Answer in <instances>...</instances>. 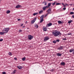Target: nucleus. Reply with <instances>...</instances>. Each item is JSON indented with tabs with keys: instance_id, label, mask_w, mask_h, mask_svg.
<instances>
[{
	"instance_id": "nucleus-1",
	"label": "nucleus",
	"mask_w": 74,
	"mask_h": 74,
	"mask_svg": "<svg viewBox=\"0 0 74 74\" xmlns=\"http://www.w3.org/2000/svg\"><path fill=\"white\" fill-rule=\"evenodd\" d=\"M53 35H54V36L57 37L58 36H61L62 34L60 32H59L57 30H54L52 32Z\"/></svg>"
},
{
	"instance_id": "nucleus-2",
	"label": "nucleus",
	"mask_w": 74,
	"mask_h": 74,
	"mask_svg": "<svg viewBox=\"0 0 74 74\" xmlns=\"http://www.w3.org/2000/svg\"><path fill=\"white\" fill-rule=\"evenodd\" d=\"M10 30L9 27L7 28H4L3 30V32L5 34H6Z\"/></svg>"
},
{
	"instance_id": "nucleus-3",
	"label": "nucleus",
	"mask_w": 74,
	"mask_h": 74,
	"mask_svg": "<svg viewBox=\"0 0 74 74\" xmlns=\"http://www.w3.org/2000/svg\"><path fill=\"white\" fill-rule=\"evenodd\" d=\"M50 39L49 36H46L44 37V41L45 42L46 41Z\"/></svg>"
},
{
	"instance_id": "nucleus-4",
	"label": "nucleus",
	"mask_w": 74,
	"mask_h": 74,
	"mask_svg": "<svg viewBox=\"0 0 74 74\" xmlns=\"http://www.w3.org/2000/svg\"><path fill=\"white\" fill-rule=\"evenodd\" d=\"M51 8H50L48 10H47V13L48 14H51L52 13L51 12Z\"/></svg>"
},
{
	"instance_id": "nucleus-5",
	"label": "nucleus",
	"mask_w": 74,
	"mask_h": 74,
	"mask_svg": "<svg viewBox=\"0 0 74 74\" xmlns=\"http://www.w3.org/2000/svg\"><path fill=\"white\" fill-rule=\"evenodd\" d=\"M28 38L29 40H31L32 39H33V37L31 35H29L28 36Z\"/></svg>"
},
{
	"instance_id": "nucleus-6",
	"label": "nucleus",
	"mask_w": 74,
	"mask_h": 74,
	"mask_svg": "<svg viewBox=\"0 0 74 74\" xmlns=\"http://www.w3.org/2000/svg\"><path fill=\"white\" fill-rule=\"evenodd\" d=\"M64 47L60 46V47L58 48V50H62V49H64Z\"/></svg>"
},
{
	"instance_id": "nucleus-7",
	"label": "nucleus",
	"mask_w": 74,
	"mask_h": 74,
	"mask_svg": "<svg viewBox=\"0 0 74 74\" xmlns=\"http://www.w3.org/2000/svg\"><path fill=\"white\" fill-rule=\"evenodd\" d=\"M52 25V24L51 23H50L49 24H48L47 25H46V27H48L49 26H51Z\"/></svg>"
},
{
	"instance_id": "nucleus-8",
	"label": "nucleus",
	"mask_w": 74,
	"mask_h": 74,
	"mask_svg": "<svg viewBox=\"0 0 74 74\" xmlns=\"http://www.w3.org/2000/svg\"><path fill=\"white\" fill-rule=\"evenodd\" d=\"M42 29H43V31H44L46 32L47 31V27H43Z\"/></svg>"
},
{
	"instance_id": "nucleus-9",
	"label": "nucleus",
	"mask_w": 74,
	"mask_h": 74,
	"mask_svg": "<svg viewBox=\"0 0 74 74\" xmlns=\"http://www.w3.org/2000/svg\"><path fill=\"white\" fill-rule=\"evenodd\" d=\"M48 6H45V7H44L43 8H42V9H43V11L45 10L47 8H48Z\"/></svg>"
},
{
	"instance_id": "nucleus-10",
	"label": "nucleus",
	"mask_w": 74,
	"mask_h": 74,
	"mask_svg": "<svg viewBox=\"0 0 74 74\" xmlns=\"http://www.w3.org/2000/svg\"><path fill=\"white\" fill-rule=\"evenodd\" d=\"M65 63L63 62H61V64H60V65H65Z\"/></svg>"
},
{
	"instance_id": "nucleus-11",
	"label": "nucleus",
	"mask_w": 74,
	"mask_h": 74,
	"mask_svg": "<svg viewBox=\"0 0 74 74\" xmlns=\"http://www.w3.org/2000/svg\"><path fill=\"white\" fill-rule=\"evenodd\" d=\"M35 27H36V28H37L39 27V26L37 25V24H35Z\"/></svg>"
},
{
	"instance_id": "nucleus-12",
	"label": "nucleus",
	"mask_w": 74,
	"mask_h": 74,
	"mask_svg": "<svg viewBox=\"0 0 74 74\" xmlns=\"http://www.w3.org/2000/svg\"><path fill=\"white\" fill-rule=\"evenodd\" d=\"M57 56H62V54L60 53H58L57 54Z\"/></svg>"
},
{
	"instance_id": "nucleus-13",
	"label": "nucleus",
	"mask_w": 74,
	"mask_h": 74,
	"mask_svg": "<svg viewBox=\"0 0 74 74\" xmlns=\"http://www.w3.org/2000/svg\"><path fill=\"white\" fill-rule=\"evenodd\" d=\"M42 13H43V10H40V11H39V14H41Z\"/></svg>"
},
{
	"instance_id": "nucleus-14",
	"label": "nucleus",
	"mask_w": 74,
	"mask_h": 74,
	"mask_svg": "<svg viewBox=\"0 0 74 74\" xmlns=\"http://www.w3.org/2000/svg\"><path fill=\"white\" fill-rule=\"evenodd\" d=\"M21 6V5H18L17 6H16V8H20Z\"/></svg>"
},
{
	"instance_id": "nucleus-15",
	"label": "nucleus",
	"mask_w": 74,
	"mask_h": 74,
	"mask_svg": "<svg viewBox=\"0 0 74 74\" xmlns=\"http://www.w3.org/2000/svg\"><path fill=\"white\" fill-rule=\"evenodd\" d=\"M17 67L19 69H21L22 67L20 66H17Z\"/></svg>"
},
{
	"instance_id": "nucleus-16",
	"label": "nucleus",
	"mask_w": 74,
	"mask_h": 74,
	"mask_svg": "<svg viewBox=\"0 0 74 74\" xmlns=\"http://www.w3.org/2000/svg\"><path fill=\"white\" fill-rule=\"evenodd\" d=\"M0 34L1 35H4V33L3 32H0Z\"/></svg>"
},
{
	"instance_id": "nucleus-17",
	"label": "nucleus",
	"mask_w": 74,
	"mask_h": 74,
	"mask_svg": "<svg viewBox=\"0 0 74 74\" xmlns=\"http://www.w3.org/2000/svg\"><path fill=\"white\" fill-rule=\"evenodd\" d=\"M74 50V49H71L69 51V52L70 53H71L72 52H73Z\"/></svg>"
},
{
	"instance_id": "nucleus-18",
	"label": "nucleus",
	"mask_w": 74,
	"mask_h": 74,
	"mask_svg": "<svg viewBox=\"0 0 74 74\" xmlns=\"http://www.w3.org/2000/svg\"><path fill=\"white\" fill-rule=\"evenodd\" d=\"M72 22H73V21L70 20L68 22V23H69V24H70Z\"/></svg>"
},
{
	"instance_id": "nucleus-19",
	"label": "nucleus",
	"mask_w": 74,
	"mask_h": 74,
	"mask_svg": "<svg viewBox=\"0 0 74 74\" xmlns=\"http://www.w3.org/2000/svg\"><path fill=\"white\" fill-rule=\"evenodd\" d=\"M6 13L8 14H9L10 13V10H8L6 12Z\"/></svg>"
},
{
	"instance_id": "nucleus-20",
	"label": "nucleus",
	"mask_w": 74,
	"mask_h": 74,
	"mask_svg": "<svg viewBox=\"0 0 74 74\" xmlns=\"http://www.w3.org/2000/svg\"><path fill=\"white\" fill-rule=\"evenodd\" d=\"M74 14V13L73 12H71L70 13V14L71 15H73V14Z\"/></svg>"
},
{
	"instance_id": "nucleus-21",
	"label": "nucleus",
	"mask_w": 74,
	"mask_h": 74,
	"mask_svg": "<svg viewBox=\"0 0 74 74\" xmlns=\"http://www.w3.org/2000/svg\"><path fill=\"white\" fill-rule=\"evenodd\" d=\"M37 14H38V13L37 12L36 13H34V14H33V15L34 16H35L36 15H37Z\"/></svg>"
},
{
	"instance_id": "nucleus-22",
	"label": "nucleus",
	"mask_w": 74,
	"mask_h": 74,
	"mask_svg": "<svg viewBox=\"0 0 74 74\" xmlns=\"http://www.w3.org/2000/svg\"><path fill=\"white\" fill-rule=\"evenodd\" d=\"M57 2V1H56L54 2V3H52V4L53 5H55V3H56Z\"/></svg>"
},
{
	"instance_id": "nucleus-23",
	"label": "nucleus",
	"mask_w": 74,
	"mask_h": 74,
	"mask_svg": "<svg viewBox=\"0 0 74 74\" xmlns=\"http://www.w3.org/2000/svg\"><path fill=\"white\" fill-rule=\"evenodd\" d=\"M58 23L59 24H62V22L61 21H58Z\"/></svg>"
},
{
	"instance_id": "nucleus-24",
	"label": "nucleus",
	"mask_w": 74,
	"mask_h": 74,
	"mask_svg": "<svg viewBox=\"0 0 74 74\" xmlns=\"http://www.w3.org/2000/svg\"><path fill=\"white\" fill-rule=\"evenodd\" d=\"M44 21V19H41L40 20V23H42V21Z\"/></svg>"
},
{
	"instance_id": "nucleus-25",
	"label": "nucleus",
	"mask_w": 74,
	"mask_h": 74,
	"mask_svg": "<svg viewBox=\"0 0 74 74\" xmlns=\"http://www.w3.org/2000/svg\"><path fill=\"white\" fill-rule=\"evenodd\" d=\"M35 21H33V20H32L31 21V23L33 24L34 23V22Z\"/></svg>"
},
{
	"instance_id": "nucleus-26",
	"label": "nucleus",
	"mask_w": 74,
	"mask_h": 74,
	"mask_svg": "<svg viewBox=\"0 0 74 74\" xmlns=\"http://www.w3.org/2000/svg\"><path fill=\"white\" fill-rule=\"evenodd\" d=\"M22 60L23 61H24L25 60V58H22Z\"/></svg>"
},
{
	"instance_id": "nucleus-27",
	"label": "nucleus",
	"mask_w": 74,
	"mask_h": 74,
	"mask_svg": "<svg viewBox=\"0 0 74 74\" xmlns=\"http://www.w3.org/2000/svg\"><path fill=\"white\" fill-rule=\"evenodd\" d=\"M41 18V19H44V15L42 16Z\"/></svg>"
},
{
	"instance_id": "nucleus-28",
	"label": "nucleus",
	"mask_w": 74,
	"mask_h": 74,
	"mask_svg": "<svg viewBox=\"0 0 74 74\" xmlns=\"http://www.w3.org/2000/svg\"><path fill=\"white\" fill-rule=\"evenodd\" d=\"M53 43H54V44H55V43H56L57 41L54 40L53 41Z\"/></svg>"
},
{
	"instance_id": "nucleus-29",
	"label": "nucleus",
	"mask_w": 74,
	"mask_h": 74,
	"mask_svg": "<svg viewBox=\"0 0 74 74\" xmlns=\"http://www.w3.org/2000/svg\"><path fill=\"white\" fill-rule=\"evenodd\" d=\"M60 4V3H57L56 4V5H59Z\"/></svg>"
},
{
	"instance_id": "nucleus-30",
	"label": "nucleus",
	"mask_w": 74,
	"mask_h": 74,
	"mask_svg": "<svg viewBox=\"0 0 74 74\" xmlns=\"http://www.w3.org/2000/svg\"><path fill=\"white\" fill-rule=\"evenodd\" d=\"M8 54H9V55L12 56V53H11V52H10Z\"/></svg>"
},
{
	"instance_id": "nucleus-31",
	"label": "nucleus",
	"mask_w": 74,
	"mask_h": 74,
	"mask_svg": "<svg viewBox=\"0 0 74 74\" xmlns=\"http://www.w3.org/2000/svg\"><path fill=\"white\" fill-rule=\"evenodd\" d=\"M51 3H48V6H51Z\"/></svg>"
},
{
	"instance_id": "nucleus-32",
	"label": "nucleus",
	"mask_w": 74,
	"mask_h": 74,
	"mask_svg": "<svg viewBox=\"0 0 74 74\" xmlns=\"http://www.w3.org/2000/svg\"><path fill=\"white\" fill-rule=\"evenodd\" d=\"M36 18H35L32 21H36Z\"/></svg>"
},
{
	"instance_id": "nucleus-33",
	"label": "nucleus",
	"mask_w": 74,
	"mask_h": 74,
	"mask_svg": "<svg viewBox=\"0 0 74 74\" xmlns=\"http://www.w3.org/2000/svg\"><path fill=\"white\" fill-rule=\"evenodd\" d=\"M68 35H72V34L71 33H70V34H68Z\"/></svg>"
},
{
	"instance_id": "nucleus-34",
	"label": "nucleus",
	"mask_w": 74,
	"mask_h": 74,
	"mask_svg": "<svg viewBox=\"0 0 74 74\" xmlns=\"http://www.w3.org/2000/svg\"><path fill=\"white\" fill-rule=\"evenodd\" d=\"M3 74H6V73L5 72H2Z\"/></svg>"
},
{
	"instance_id": "nucleus-35",
	"label": "nucleus",
	"mask_w": 74,
	"mask_h": 74,
	"mask_svg": "<svg viewBox=\"0 0 74 74\" xmlns=\"http://www.w3.org/2000/svg\"><path fill=\"white\" fill-rule=\"evenodd\" d=\"M66 40L67 39H66V38L63 39V40Z\"/></svg>"
},
{
	"instance_id": "nucleus-36",
	"label": "nucleus",
	"mask_w": 74,
	"mask_h": 74,
	"mask_svg": "<svg viewBox=\"0 0 74 74\" xmlns=\"http://www.w3.org/2000/svg\"><path fill=\"white\" fill-rule=\"evenodd\" d=\"M63 10H66V8H63Z\"/></svg>"
},
{
	"instance_id": "nucleus-37",
	"label": "nucleus",
	"mask_w": 74,
	"mask_h": 74,
	"mask_svg": "<svg viewBox=\"0 0 74 74\" xmlns=\"http://www.w3.org/2000/svg\"><path fill=\"white\" fill-rule=\"evenodd\" d=\"M3 40V39H0V42L2 41Z\"/></svg>"
},
{
	"instance_id": "nucleus-38",
	"label": "nucleus",
	"mask_w": 74,
	"mask_h": 74,
	"mask_svg": "<svg viewBox=\"0 0 74 74\" xmlns=\"http://www.w3.org/2000/svg\"><path fill=\"white\" fill-rule=\"evenodd\" d=\"M22 32V30H19V32Z\"/></svg>"
},
{
	"instance_id": "nucleus-39",
	"label": "nucleus",
	"mask_w": 74,
	"mask_h": 74,
	"mask_svg": "<svg viewBox=\"0 0 74 74\" xmlns=\"http://www.w3.org/2000/svg\"><path fill=\"white\" fill-rule=\"evenodd\" d=\"M60 40H57L56 41L58 42H59Z\"/></svg>"
},
{
	"instance_id": "nucleus-40",
	"label": "nucleus",
	"mask_w": 74,
	"mask_h": 74,
	"mask_svg": "<svg viewBox=\"0 0 74 74\" xmlns=\"http://www.w3.org/2000/svg\"><path fill=\"white\" fill-rule=\"evenodd\" d=\"M15 72H16V70L14 71V72H13V73H15Z\"/></svg>"
},
{
	"instance_id": "nucleus-41",
	"label": "nucleus",
	"mask_w": 74,
	"mask_h": 74,
	"mask_svg": "<svg viewBox=\"0 0 74 74\" xmlns=\"http://www.w3.org/2000/svg\"><path fill=\"white\" fill-rule=\"evenodd\" d=\"M14 59L16 60H17V58H14Z\"/></svg>"
},
{
	"instance_id": "nucleus-42",
	"label": "nucleus",
	"mask_w": 74,
	"mask_h": 74,
	"mask_svg": "<svg viewBox=\"0 0 74 74\" xmlns=\"http://www.w3.org/2000/svg\"><path fill=\"white\" fill-rule=\"evenodd\" d=\"M48 13H47V14H46V15H45V16H47V15H48Z\"/></svg>"
},
{
	"instance_id": "nucleus-43",
	"label": "nucleus",
	"mask_w": 74,
	"mask_h": 74,
	"mask_svg": "<svg viewBox=\"0 0 74 74\" xmlns=\"http://www.w3.org/2000/svg\"><path fill=\"white\" fill-rule=\"evenodd\" d=\"M72 18H74V15L72 16Z\"/></svg>"
},
{
	"instance_id": "nucleus-44",
	"label": "nucleus",
	"mask_w": 74,
	"mask_h": 74,
	"mask_svg": "<svg viewBox=\"0 0 74 74\" xmlns=\"http://www.w3.org/2000/svg\"><path fill=\"white\" fill-rule=\"evenodd\" d=\"M28 23V22L27 21H26L25 22V23L27 24Z\"/></svg>"
},
{
	"instance_id": "nucleus-45",
	"label": "nucleus",
	"mask_w": 74,
	"mask_h": 74,
	"mask_svg": "<svg viewBox=\"0 0 74 74\" xmlns=\"http://www.w3.org/2000/svg\"><path fill=\"white\" fill-rule=\"evenodd\" d=\"M52 0H48V1H52Z\"/></svg>"
},
{
	"instance_id": "nucleus-46",
	"label": "nucleus",
	"mask_w": 74,
	"mask_h": 74,
	"mask_svg": "<svg viewBox=\"0 0 74 74\" xmlns=\"http://www.w3.org/2000/svg\"><path fill=\"white\" fill-rule=\"evenodd\" d=\"M47 3H45V4H44V5H47Z\"/></svg>"
},
{
	"instance_id": "nucleus-47",
	"label": "nucleus",
	"mask_w": 74,
	"mask_h": 74,
	"mask_svg": "<svg viewBox=\"0 0 74 74\" xmlns=\"http://www.w3.org/2000/svg\"><path fill=\"white\" fill-rule=\"evenodd\" d=\"M50 71H51L52 72V71H53V70H52V69H51V70H50Z\"/></svg>"
},
{
	"instance_id": "nucleus-48",
	"label": "nucleus",
	"mask_w": 74,
	"mask_h": 74,
	"mask_svg": "<svg viewBox=\"0 0 74 74\" xmlns=\"http://www.w3.org/2000/svg\"><path fill=\"white\" fill-rule=\"evenodd\" d=\"M20 20V19H18V21H19Z\"/></svg>"
},
{
	"instance_id": "nucleus-49",
	"label": "nucleus",
	"mask_w": 74,
	"mask_h": 74,
	"mask_svg": "<svg viewBox=\"0 0 74 74\" xmlns=\"http://www.w3.org/2000/svg\"><path fill=\"white\" fill-rule=\"evenodd\" d=\"M72 54H74V51L72 53Z\"/></svg>"
},
{
	"instance_id": "nucleus-50",
	"label": "nucleus",
	"mask_w": 74,
	"mask_h": 74,
	"mask_svg": "<svg viewBox=\"0 0 74 74\" xmlns=\"http://www.w3.org/2000/svg\"><path fill=\"white\" fill-rule=\"evenodd\" d=\"M23 24H22L21 25V26H23Z\"/></svg>"
},
{
	"instance_id": "nucleus-51",
	"label": "nucleus",
	"mask_w": 74,
	"mask_h": 74,
	"mask_svg": "<svg viewBox=\"0 0 74 74\" xmlns=\"http://www.w3.org/2000/svg\"><path fill=\"white\" fill-rule=\"evenodd\" d=\"M62 5H64V4L63 3H62Z\"/></svg>"
},
{
	"instance_id": "nucleus-52",
	"label": "nucleus",
	"mask_w": 74,
	"mask_h": 74,
	"mask_svg": "<svg viewBox=\"0 0 74 74\" xmlns=\"http://www.w3.org/2000/svg\"><path fill=\"white\" fill-rule=\"evenodd\" d=\"M64 5V7H65L66 6V5Z\"/></svg>"
},
{
	"instance_id": "nucleus-53",
	"label": "nucleus",
	"mask_w": 74,
	"mask_h": 74,
	"mask_svg": "<svg viewBox=\"0 0 74 74\" xmlns=\"http://www.w3.org/2000/svg\"><path fill=\"white\" fill-rule=\"evenodd\" d=\"M72 10H74V8H73Z\"/></svg>"
},
{
	"instance_id": "nucleus-54",
	"label": "nucleus",
	"mask_w": 74,
	"mask_h": 74,
	"mask_svg": "<svg viewBox=\"0 0 74 74\" xmlns=\"http://www.w3.org/2000/svg\"><path fill=\"white\" fill-rule=\"evenodd\" d=\"M2 1V0H0V2Z\"/></svg>"
},
{
	"instance_id": "nucleus-55",
	"label": "nucleus",
	"mask_w": 74,
	"mask_h": 74,
	"mask_svg": "<svg viewBox=\"0 0 74 74\" xmlns=\"http://www.w3.org/2000/svg\"><path fill=\"white\" fill-rule=\"evenodd\" d=\"M65 5H68V4H65Z\"/></svg>"
},
{
	"instance_id": "nucleus-56",
	"label": "nucleus",
	"mask_w": 74,
	"mask_h": 74,
	"mask_svg": "<svg viewBox=\"0 0 74 74\" xmlns=\"http://www.w3.org/2000/svg\"><path fill=\"white\" fill-rule=\"evenodd\" d=\"M24 27H25V26L22 27V28H24Z\"/></svg>"
},
{
	"instance_id": "nucleus-57",
	"label": "nucleus",
	"mask_w": 74,
	"mask_h": 74,
	"mask_svg": "<svg viewBox=\"0 0 74 74\" xmlns=\"http://www.w3.org/2000/svg\"><path fill=\"white\" fill-rule=\"evenodd\" d=\"M1 10V8H0V10Z\"/></svg>"
},
{
	"instance_id": "nucleus-58",
	"label": "nucleus",
	"mask_w": 74,
	"mask_h": 74,
	"mask_svg": "<svg viewBox=\"0 0 74 74\" xmlns=\"http://www.w3.org/2000/svg\"><path fill=\"white\" fill-rule=\"evenodd\" d=\"M29 29L28 28H27V29Z\"/></svg>"
}]
</instances>
